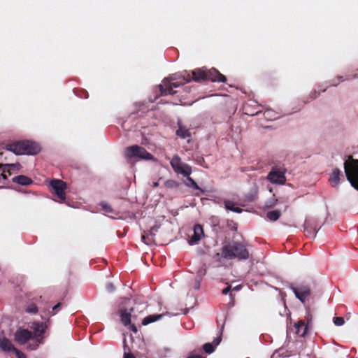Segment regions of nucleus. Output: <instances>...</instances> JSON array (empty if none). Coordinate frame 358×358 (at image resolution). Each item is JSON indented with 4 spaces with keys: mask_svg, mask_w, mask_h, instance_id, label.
I'll list each match as a JSON object with an SVG mask.
<instances>
[{
    "mask_svg": "<svg viewBox=\"0 0 358 358\" xmlns=\"http://www.w3.org/2000/svg\"><path fill=\"white\" fill-rule=\"evenodd\" d=\"M52 192L62 201L66 199L65 189H66V183L62 180L53 179L50 182Z\"/></svg>",
    "mask_w": 358,
    "mask_h": 358,
    "instance_id": "0eeeda50",
    "label": "nucleus"
},
{
    "mask_svg": "<svg viewBox=\"0 0 358 358\" xmlns=\"http://www.w3.org/2000/svg\"><path fill=\"white\" fill-rule=\"evenodd\" d=\"M0 188H1V187H0Z\"/></svg>",
    "mask_w": 358,
    "mask_h": 358,
    "instance_id": "09e8293b",
    "label": "nucleus"
},
{
    "mask_svg": "<svg viewBox=\"0 0 358 358\" xmlns=\"http://www.w3.org/2000/svg\"><path fill=\"white\" fill-rule=\"evenodd\" d=\"M8 179V175L6 174V167L1 168V171L0 172V182L2 180H6Z\"/></svg>",
    "mask_w": 358,
    "mask_h": 358,
    "instance_id": "2f4dec72",
    "label": "nucleus"
},
{
    "mask_svg": "<svg viewBox=\"0 0 358 358\" xmlns=\"http://www.w3.org/2000/svg\"><path fill=\"white\" fill-rule=\"evenodd\" d=\"M125 157L129 159L138 160H152L153 155L148 152L145 148L138 145H134L127 147L124 151Z\"/></svg>",
    "mask_w": 358,
    "mask_h": 358,
    "instance_id": "20e7f679",
    "label": "nucleus"
},
{
    "mask_svg": "<svg viewBox=\"0 0 358 358\" xmlns=\"http://www.w3.org/2000/svg\"><path fill=\"white\" fill-rule=\"evenodd\" d=\"M45 327L43 322H34L31 327V329L34 330V337L41 336L45 332Z\"/></svg>",
    "mask_w": 358,
    "mask_h": 358,
    "instance_id": "412c9836",
    "label": "nucleus"
},
{
    "mask_svg": "<svg viewBox=\"0 0 358 358\" xmlns=\"http://www.w3.org/2000/svg\"><path fill=\"white\" fill-rule=\"evenodd\" d=\"M163 316L162 314H158V315H150L147 317H145L143 321H142V324L143 325H148L150 323H152L155 321H157V320L162 318Z\"/></svg>",
    "mask_w": 358,
    "mask_h": 358,
    "instance_id": "4be33fe9",
    "label": "nucleus"
},
{
    "mask_svg": "<svg viewBox=\"0 0 358 358\" xmlns=\"http://www.w3.org/2000/svg\"><path fill=\"white\" fill-rule=\"evenodd\" d=\"M176 134L182 138H187L191 136L189 130L184 127L179 126Z\"/></svg>",
    "mask_w": 358,
    "mask_h": 358,
    "instance_id": "5701e85b",
    "label": "nucleus"
},
{
    "mask_svg": "<svg viewBox=\"0 0 358 358\" xmlns=\"http://www.w3.org/2000/svg\"><path fill=\"white\" fill-rule=\"evenodd\" d=\"M182 77H183L184 80H186L187 83H189L191 80H193L192 72L189 73L187 71H185L182 74Z\"/></svg>",
    "mask_w": 358,
    "mask_h": 358,
    "instance_id": "7c9ffc66",
    "label": "nucleus"
},
{
    "mask_svg": "<svg viewBox=\"0 0 358 358\" xmlns=\"http://www.w3.org/2000/svg\"><path fill=\"white\" fill-rule=\"evenodd\" d=\"M281 213L278 210L268 211L266 213L267 218L271 221H276L279 219Z\"/></svg>",
    "mask_w": 358,
    "mask_h": 358,
    "instance_id": "b1692460",
    "label": "nucleus"
},
{
    "mask_svg": "<svg viewBox=\"0 0 358 358\" xmlns=\"http://www.w3.org/2000/svg\"><path fill=\"white\" fill-rule=\"evenodd\" d=\"M13 352L15 354L17 358H26L25 355L17 349H15Z\"/></svg>",
    "mask_w": 358,
    "mask_h": 358,
    "instance_id": "f704fd0d",
    "label": "nucleus"
},
{
    "mask_svg": "<svg viewBox=\"0 0 358 358\" xmlns=\"http://www.w3.org/2000/svg\"><path fill=\"white\" fill-rule=\"evenodd\" d=\"M102 207H103V209L106 212H107V213H110V212H111V211H112V209H111L110 206H108L107 204H103V205H102Z\"/></svg>",
    "mask_w": 358,
    "mask_h": 358,
    "instance_id": "4c0bfd02",
    "label": "nucleus"
},
{
    "mask_svg": "<svg viewBox=\"0 0 358 358\" xmlns=\"http://www.w3.org/2000/svg\"><path fill=\"white\" fill-rule=\"evenodd\" d=\"M203 235V230L200 224H196L194 227V234L190 237L189 243L190 245L197 244Z\"/></svg>",
    "mask_w": 358,
    "mask_h": 358,
    "instance_id": "f8f14e48",
    "label": "nucleus"
},
{
    "mask_svg": "<svg viewBox=\"0 0 358 358\" xmlns=\"http://www.w3.org/2000/svg\"><path fill=\"white\" fill-rule=\"evenodd\" d=\"M291 289L294 293L296 297L302 303L306 302L311 292L310 287L305 285H300L297 287H292Z\"/></svg>",
    "mask_w": 358,
    "mask_h": 358,
    "instance_id": "1a4fd4ad",
    "label": "nucleus"
},
{
    "mask_svg": "<svg viewBox=\"0 0 358 358\" xmlns=\"http://www.w3.org/2000/svg\"><path fill=\"white\" fill-rule=\"evenodd\" d=\"M240 288H241V285H238V286L235 287L233 289V290H239V289H240Z\"/></svg>",
    "mask_w": 358,
    "mask_h": 358,
    "instance_id": "c03bdc74",
    "label": "nucleus"
},
{
    "mask_svg": "<svg viewBox=\"0 0 358 358\" xmlns=\"http://www.w3.org/2000/svg\"><path fill=\"white\" fill-rule=\"evenodd\" d=\"M229 296H230L231 299H233L234 296L231 293H230Z\"/></svg>",
    "mask_w": 358,
    "mask_h": 358,
    "instance_id": "49530a36",
    "label": "nucleus"
},
{
    "mask_svg": "<svg viewBox=\"0 0 358 358\" xmlns=\"http://www.w3.org/2000/svg\"><path fill=\"white\" fill-rule=\"evenodd\" d=\"M296 332L300 336H304L307 333L308 327L303 320L299 321L295 324Z\"/></svg>",
    "mask_w": 358,
    "mask_h": 358,
    "instance_id": "aec40b11",
    "label": "nucleus"
},
{
    "mask_svg": "<svg viewBox=\"0 0 358 358\" xmlns=\"http://www.w3.org/2000/svg\"><path fill=\"white\" fill-rule=\"evenodd\" d=\"M221 338H216L215 341H216V345H217L220 341Z\"/></svg>",
    "mask_w": 358,
    "mask_h": 358,
    "instance_id": "a18cd8bd",
    "label": "nucleus"
},
{
    "mask_svg": "<svg viewBox=\"0 0 358 358\" xmlns=\"http://www.w3.org/2000/svg\"><path fill=\"white\" fill-rule=\"evenodd\" d=\"M106 290L109 292H113L115 291V287L113 285V284L112 282H108L107 285H106Z\"/></svg>",
    "mask_w": 358,
    "mask_h": 358,
    "instance_id": "c9c22d12",
    "label": "nucleus"
},
{
    "mask_svg": "<svg viewBox=\"0 0 358 358\" xmlns=\"http://www.w3.org/2000/svg\"><path fill=\"white\" fill-rule=\"evenodd\" d=\"M133 310V308H130L129 310L127 309L120 310L121 321L125 326H127L131 323V313Z\"/></svg>",
    "mask_w": 358,
    "mask_h": 358,
    "instance_id": "6ab92c4d",
    "label": "nucleus"
},
{
    "mask_svg": "<svg viewBox=\"0 0 358 358\" xmlns=\"http://www.w3.org/2000/svg\"><path fill=\"white\" fill-rule=\"evenodd\" d=\"M130 329H131V330L132 331H134V333H136V332H137V331H138V330H137L136 327L134 324H132V325L131 326Z\"/></svg>",
    "mask_w": 358,
    "mask_h": 358,
    "instance_id": "ea45409f",
    "label": "nucleus"
},
{
    "mask_svg": "<svg viewBox=\"0 0 358 358\" xmlns=\"http://www.w3.org/2000/svg\"><path fill=\"white\" fill-rule=\"evenodd\" d=\"M197 164L203 166L204 168L208 169V166L206 164V162L203 159V157H198L196 159Z\"/></svg>",
    "mask_w": 358,
    "mask_h": 358,
    "instance_id": "473e14b6",
    "label": "nucleus"
},
{
    "mask_svg": "<svg viewBox=\"0 0 358 358\" xmlns=\"http://www.w3.org/2000/svg\"><path fill=\"white\" fill-rule=\"evenodd\" d=\"M203 349L206 353L210 354L214 352L215 347L212 343H207L203 345Z\"/></svg>",
    "mask_w": 358,
    "mask_h": 358,
    "instance_id": "a878e982",
    "label": "nucleus"
},
{
    "mask_svg": "<svg viewBox=\"0 0 358 358\" xmlns=\"http://www.w3.org/2000/svg\"><path fill=\"white\" fill-rule=\"evenodd\" d=\"M173 171L178 174L189 176L192 173V168L189 165L183 163L178 155H174L170 162Z\"/></svg>",
    "mask_w": 358,
    "mask_h": 358,
    "instance_id": "423d86ee",
    "label": "nucleus"
},
{
    "mask_svg": "<svg viewBox=\"0 0 358 358\" xmlns=\"http://www.w3.org/2000/svg\"><path fill=\"white\" fill-rule=\"evenodd\" d=\"M12 181L23 186H29L33 183L31 178L24 175H19L13 178Z\"/></svg>",
    "mask_w": 358,
    "mask_h": 358,
    "instance_id": "f3484780",
    "label": "nucleus"
},
{
    "mask_svg": "<svg viewBox=\"0 0 358 358\" xmlns=\"http://www.w3.org/2000/svg\"><path fill=\"white\" fill-rule=\"evenodd\" d=\"M187 358H203V357L201 355H192V356L188 357Z\"/></svg>",
    "mask_w": 358,
    "mask_h": 358,
    "instance_id": "37998d69",
    "label": "nucleus"
},
{
    "mask_svg": "<svg viewBox=\"0 0 358 358\" xmlns=\"http://www.w3.org/2000/svg\"><path fill=\"white\" fill-rule=\"evenodd\" d=\"M345 173L351 185L358 190V159L350 157L344 162Z\"/></svg>",
    "mask_w": 358,
    "mask_h": 358,
    "instance_id": "7ed1b4c3",
    "label": "nucleus"
},
{
    "mask_svg": "<svg viewBox=\"0 0 358 358\" xmlns=\"http://www.w3.org/2000/svg\"><path fill=\"white\" fill-rule=\"evenodd\" d=\"M0 348L5 352H14L16 349L10 340L5 337L0 338Z\"/></svg>",
    "mask_w": 358,
    "mask_h": 358,
    "instance_id": "a211bd4d",
    "label": "nucleus"
},
{
    "mask_svg": "<svg viewBox=\"0 0 358 358\" xmlns=\"http://www.w3.org/2000/svg\"><path fill=\"white\" fill-rule=\"evenodd\" d=\"M345 320L342 317H334V323L336 326H341L344 324Z\"/></svg>",
    "mask_w": 358,
    "mask_h": 358,
    "instance_id": "c756f323",
    "label": "nucleus"
},
{
    "mask_svg": "<svg viewBox=\"0 0 358 358\" xmlns=\"http://www.w3.org/2000/svg\"><path fill=\"white\" fill-rule=\"evenodd\" d=\"M231 286L230 285H228V286L222 291V293L223 294H227L231 291Z\"/></svg>",
    "mask_w": 358,
    "mask_h": 358,
    "instance_id": "e433bc0d",
    "label": "nucleus"
},
{
    "mask_svg": "<svg viewBox=\"0 0 358 358\" xmlns=\"http://www.w3.org/2000/svg\"><path fill=\"white\" fill-rule=\"evenodd\" d=\"M61 305H62L61 303H58L57 304H56L55 306L52 307V310L53 311L57 310L59 308H60Z\"/></svg>",
    "mask_w": 358,
    "mask_h": 358,
    "instance_id": "58836bf2",
    "label": "nucleus"
},
{
    "mask_svg": "<svg viewBox=\"0 0 358 358\" xmlns=\"http://www.w3.org/2000/svg\"><path fill=\"white\" fill-rule=\"evenodd\" d=\"M4 148L17 155H34L41 151L40 145L28 140L17 141L5 145Z\"/></svg>",
    "mask_w": 358,
    "mask_h": 358,
    "instance_id": "f257e3e1",
    "label": "nucleus"
},
{
    "mask_svg": "<svg viewBox=\"0 0 358 358\" xmlns=\"http://www.w3.org/2000/svg\"><path fill=\"white\" fill-rule=\"evenodd\" d=\"M124 358H136L132 354H124Z\"/></svg>",
    "mask_w": 358,
    "mask_h": 358,
    "instance_id": "a19ab883",
    "label": "nucleus"
},
{
    "mask_svg": "<svg viewBox=\"0 0 358 358\" xmlns=\"http://www.w3.org/2000/svg\"><path fill=\"white\" fill-rule=\"evenodd\" d=\"M187 180L189 181V184H188L187 185L189 187H192L193 189H197V190H199L201 191V192H203V191L201 189V188H200L197 183L192 178L189 176H187Z\"/></svg>",
    "mask_w": 358,
    "mask_h": 358,
    "instance_id": "bb28decb",
    "label": "nucleus"
},
{
    "mask_svg": "<svg viewBox=\"0 0 358 358\" xmlns=\"http://www.w3.org/2000/svg\"><path fill=\"white\" fill-rule=\"evenodd\" d=\"M157 231V228L152 227L150 231H144L141 237L143 243L146 245H152L155 242L154 236Z\"/></svg>",
    "mask_w": 358,
    "mask_h": 358,
    "instance_id": "2eb2a0df",
    "label": "nucleus"
},
{
    "mask_svg": "<svg viewBox=\"0 0 358 358\" xmlns=\"http://www.w3.org/2000/svg\"><path fill=\"white\" fill-rule=\"evenodd\" d=\"M225 208L226 209L231 210L235 213L242 212V209L239 207H235L234 203L231 201H225Z\"/></svg>",
    "mask_w": 358,
    "mask_h": 358,
    "instance_id": "393cba45",
    "label": "nucleus"
},
{
    "mask_svg": "<svg viewBox=\"0 0 358 358\" xmlns=\"http://www.w3.org/2000/svg\"><path fill=\"white\" fill-rule=\"evenodd\" d=\"M164 185L166 188L172 189L178 187V184L173 180H169L165 182Z\"/></svg>",
    "mask_w": 358,
    "mask_h": 358,
    "instance_id": "cd10ccee",
    "label": "nucleus"
},
{
    "mask_svg": "<svg viewBox=\"0 0 358 358\" xmlns=\"http://www.w3.org/2000/svg\"><path fill=\"white\" fill-rule=\"evenodd\" d=\"M192 74L193 80L196 82L206 80V69L203 68L194 69L192 71Z\"/></svg>",
    "mask_w": 358,
    "mask_h": 358,
    "instance_id": "dca6fc26",
    "label": "nucleus"
},
{
    "mask_svg": "<svg viewBox=\"0 0 358 358\" xmlns=\"http://www.w3.org/2000/svg\"><path fill=\"white\" fill-rule=\"evenodd\" d=\"M267 179L271 183L283 185L286 181L285 171H281L277 168H273L268 174Z\"/></svg>",
    "mask_w": 358,
    "mask_h": 358,
    "instance_id": "6e6552de",
    "label": "nucleus"
},
{
    "mask_svg": "<svg viewBox=\"0 0 358 358\" xmlns=\"http://www.w3.org/2000/svg\"><path fill=\"white\" fill-rule=\"evenodd\" d=\"M342 176L343 174L340 169L338 168L334 169L329 179L331 186L334 187H337L340 183L341 177Z\"/></svg>",
    "mask_w": 358,
    "mask_h": 358,
    "instance_id": "ddd939ff",
    "label": "nucleus"
},
{
    "mask_svg": "<svg viewBox=\"0 0 358 358\" xmlns=\"http://www.w3.org/2000/svg\"><path fill=\"white\" fill-rule=\"evenodd\" d=\"M222 256L226 259L246 260L250 257V252L243 243L234 242L222 247Z\"/></svg>",
    "mask_w": 358,
    "mask_h": 358,
    "instance_id": "f03ea898",
    "label": "nucleus"
},
{
    "mask_svg": "<svg viewBox=\"0 0 358 358\" xmlns=\"http://www.w3.org/2000/svg\"><path fill=\"white\" fill-rule=\"evenodd\" d=\"M341 81H343V80L342 79V77H338V78Z\"/></svg>",
    "mask_w": 358,
    "mask_h": 358,
    "instance_id": "de8ad7c7",
    "label": "nucleus"
},
{
    "mask_svg": "<svg viewBox=\"0 0 358 358\" xmlns=\"http://www.w3.org/2000/svg\"><path fill=\"white\" fill-rule=\"evenodd\" d=\"M206 80L218 83H225L227 78L217 69L212 68L206 70Z\"/></svg>",
    "mask_w": 358,
    "mask_h": 358,
    "instance_id": "9d476101",
    "label": "nucleus"
},
{
    "mask_svg": "<svg viewBox=\"0 0 358 358\" xmlns=\"http://www.w3.org/2000/svg\"><path fill=\"white\" fill-rule=\"evenodd\" d=\"M303 227L304 232L307 236L310 238H315L316 236L317 231L316 230V228L314 227V224L311 220H306Z\"/></svg>",
    "mask_w": 358,
    "mask_h": 358,
    "instance_id": "4468645a",
    "label": "nucleus"
},
{
    "mask_svg": "<svg viewBox=\"0 0 358 358\" xmlns=\"http://www.w3.org/2000/svg\"><path fill=\"white\" fill-rule=\"evenodd\" d=\"M33 338L32 332L28 329H19L15 334V340L20 344H24Z\"/></svg>",
    "mask_w": 358,
    "mask_h": 358,
    "instance_id": "9b49d317",
    "label": "nucleus"
},
{
    "mask_svg": "<svg viewBox=\"0 0 358 358\" xmlns=\"http://www.w3.org/2000/svg\"><path fill=\"white\" fill-rule=\"evenodd\" d=\"M78 96H79L81 98L87 99L88 98V92L85 90H81L79 91V93H78Z\"/></svg>",
    "mask_w": 358,
    "mask_h": 358,
    "instance_id": "72a5a7b5",
    "label": "nucleus"
},
{
    "mask_svg": "<svg viewBox=\"0 0 358 358\" xmlns=\"http://www.w3.org/2000/svg\"><path fill=\"white\" fill-rule=\"evenodd\" d=\"M6 174L8 175V177L11 176L12 171L9 168H6Z\"/></svg>",
    "mask_w": 358,
    "mask_h": 358,
    "instance_id": "79ce46f5",
    "label": "nucleus"
},
{
    "mask_svg": "<svg viewBox=\"0 0 358 358\" xmlns=\"http://www.w3.org/2000/svg\"><path fill=\"white\" fill-rule=\"evenodd\" d=\"M26 312L31 314H36L38 312V307L36 304L31 303L27 307Z\"/></svg>",
    "mask_w": 358,
    "mask_h": 358,
    "instance_id": "c85d7f7f",
    "label": "nucleus"
},
{
    "mask_svg": "<svg viewBox=\"0 0 358 358\" xmlns=\"http://www.w3.org/2000/svg\"><path fill=\"white\" fill-rule=\"evenodd\" d=\"M173 78H165L162 80V83L159 85V94L156 95L155 100L160 96H166L168 94H175L177 93L174 88L178 87L182 85L179 82H173Z\"/></svg>",
    "mask_w": 358,
    "mask_h": 358,
    "instance_id": "39448f33",
    "label": "nucleus"
}]
</instances>
